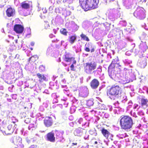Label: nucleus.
Here are the masks:
<instances>
[{"label": "nucleus", "mask_w": 148, "mask_h": 148, "mask_svg": "<svg viewBox=\"0 0 148 148\" xmlns=\"http://www.w3.org/2000/svg\"><path fill=\"white\" fill-rule=\"evenodd\" d=\"M119 122L121 128L127 131L131 128L133 124L132 119L128 115L121 116Z\"/></svg>", "instance_id": "nucleus-1"}, {"label": "nucleus", "mask_w": 148, "mask_h": 148, "mask_svg": "<svg viewBox=\"0 0 148 148\" xmlns=\"http://www.w3.org/2000/svg\"><path fill=\"white\" fill-rule=\"evenodd\" d=\"M80 6L85 11L97 8V3L96 0H79Z\"/></svg>", "instance_id": "nucleus-2"}, {"label": "nucleus", "mask_w": 148, "mask_h": 148, "mask_svg": "<svg viewBox=\"0 0 148 148\" xmlns=\"http://www.w3.org/2000/svg\"><path fill=\"white\" fill-rule=\"evenodd\" d=\"M121 91L122 90L121 88L119 86L114 85L108 89L107 92L108 94L110 96H116L121 94ZM110 98L111 99H115L114 98L112 99L110 96Z\"/></svg>", "instance_id": "nucleus-3"}, {"label": "nucleus", "mask_w": 148, "mask_h": 148, "mask_svg": "<svg viewBox=\"0 0 148 148\" xmlns=\"http://www.w3.org/2000/svg\"><path fill=\"white\" fill-rule=\"evenodd\" d=\"M97 66L96 63L95 62L93 63H92V62L86 63L84 65V71L88 74H91L92 71L96 69Z\"/></svg>", "instance_id": "nucleus-4"}, {"label": "nucleus", "mask_w": 148, "mask_h": 148, "mask_svg": "<svg viewBox=\"0 0 148 148\" xmlns=\"http://www.w3.org/2000/svg\"><path fill=\"white\" fill-rule=\"evenodd\" d=\"M15 14V9L12 7L8 8L6 10V14L8 17L13 16Z\"/></svg>", "instance_id": "nucleus-5"}, {"label": "nucleus", "mask_w": 148, "mask_h": 148, "mask_svg": "<svg viewBox=\"0 0 148 148\" xmlns=\"http://www.w3.org/2000/svg\"><path fill=\"white\" fill-rule=\"evenodd\" d=\"M44 123L45 126L47 127L51 126L53 123L52 118L50 116H47L44 120Z\"/></svg>", "instance_id": "nucleus-6"}, {"label": "nucleus", "mask_w": 148, "mask_h": 148, "mask_svg": "<svg viewBox=\"0 0 148 148\" xmlns=\"http://www.w3.org/2000/svg\"><path fill=\"white\" fill-rule=\"evenodd\" d=\"M89 94V90L88 88L84 87L82 88L79 92V95L82 97H87Z\"/></svg>", "instance_id": "nucleus-7"}, {"label": "nucleus", "mask_w": 148, "mask_h": 148, "mask_svg": "<svg viewBox=\"0 0 148 148\" xmlns=\"http://www.w3.org/2000/svg\"><path fill=\"white\" fill-rule=\"evenodd\" d=\"M23 26L20 24H16L14 26V30L17 34H21L24 30Z\"/></svg>", "instance_id": "nucleus-8"}, {"label": "nucleus", "mask_w": 148, "mask_h": 148, "mask_svg": "<svg viewBox=\"0 0 148 148\" xmlns=\"http://www.w3.org/2000/svg\"><path fill=\"white\" fill-rule=\"evenodd\" d=\"M99 84V81L96 79H93L90 83V85L91 88L94 89L97 88Z\"/></svg>", "instance_id": "nucleus-9"}, {"label": "nucleus", "mask_w": 148, "mask_h": 148, "mask_svg": "<svg viewBox=\"0 0 148 148\" xmlns=\"http://www.w3.org/2000/svg\"><path fill=\"white\" fill-rule=\"evenodd\" d=\"M47 140L51 142H54L55 141V138L54 134L52 132H50L47 134L46 136Z\"/></svg>", "instance_id": "nucleus-10"}, {"label": "nucleus", "mask_w": 148, "mask_h": 148, "mask_svg": "<svg viewBox=\"0 0 148 148\" xmlns=\"http://www.w3.org/2000/svg\"><path fill=\"white\" fill-rule=\"evenodd\" d=\"M20 6L22 8L26 10L30 8V5L29 1H24L20 3Z\"/></svg>", "instance_id": "nucleus-11"}, {"label": "nucleus", "mask_w": 148, "mask_h": 148, "mask_svg": "<svg viewBox=\"0 0 148 148\" xmlns=\"http://www.w3.org/2000/svg\"><path fill=\"white\" fill-rule=\"evenodd\" d=\"M140 104L142 107L145 106L146 108L148 106V99L144 97L140 99Z\"/></svg>", "instance_id": "nucleus-12"}, {"label": "nucleus", "mask_w": 148, "mask_h": 148, "mask_svg": "<svg viewBox=\"0 0 148 148\" xmlns=\"http://www.w3.org/2000/svg\"><path fill=\"white\" fill-rule=\"evenodd\" d=\"M101 132L103 136L107 139L109 138V136L111 135L110 132L104 128L102 129Z\"/></svg>", "instance_id": "nucleus-13"}, {"label": "nucleus", "mask_w": 148, "mask_h": 148, "mask_svg": "<svg viewBox=\"0 0 148 148\" xmlns=\"http://www.w3.org/2000/svg\"><path fill=\"white\" fill-rule=\"evenodd\" d=\"M37 76L39 79V81L40 82H42L46 80V78L44 74L38 73L37 74Z\"/></svg>", "instance_id": "nucleus-14"}, {"label": "nucleus", "mask_w": 148, "mask_h": 148, "mask_svg": "<svg viewBox=\"0 0 148 148\" xmlns=\"http://www.w3.org/2000/svg\"><path fill=\"white\" fill-rule=\"evenodd\" d=\"M21 140V139L20 138H18L17 139H16V145L18 147L20 148H23L24 146L22 144Z\"/></svg>", "instance_id": "nucleus-15"}, {"label": "nucleus", "mask_w": 148, "mask_h": 148, "mask_svg": "<svg viewBox=\"0 0 148 148\" xmlns=\"http://www.w3.org/2000/svg\"><path fill=\"white\" fill-rule=\"evenodd\" d=\"M83 129L81 128H78L77 129H76L74 133L76 136H80L83 133Z\"/></svg>", "instance_id": "nucleus-16"}, {"label": "nucleus", "mask_w": 148, "mask_h": 148, "mask_svg": "<svg viewBox=\"0 0 148 148\" xmlns=\"http://www.w3.org/2000/svg\"><path fill=\"white\" fill-rule=\"evenodd\" d=\"M119 82L123 84H125L130 82L128 79H127L125 77H123L119 79Z\"/></svg>", "instance_id": "nucleus-17"}, {"label": "nucleus", "mask_w": 148, "mask_h": 148, "mask_svg": "<svg viewBox=\"0 0 148 148\" xmlns=\"http://www.w3.org/2000/svg\"><path fill=\"white\" fill-rule=\"evenodd\" d=\"M76 39V36L75 35L71 36L69 37V41L71 44L73 43Z\"/></svg>", "instance_id": "nucleus-18"}, {"label": "nucleus", "mask_w": 148, "mask_h": 148, "mask_svg": "<svg viewBox=\"0 0 148 148\" xmlns=\"http://www.w3.org/2000/svg\"><path fill=\"white\" fill-rule=\"evenodd\" d=\"M109 76L112 79H116V74L113 70L108 71Z\"/></svg>", "instance_id": "nucleus-19"}, {"label": "nucleus", "mask_w": 148, "mask_h": 148, "mask_svg": "<svg viewBox=\"0 0 148 148\" xmlns=\"http://www.w3.org/2000/svg\"><path fill=\"white\" fill-rule=\"evenodd\" d=\"M16 127V125H14L12 124H11L10 123H9V124L8 126V130L10 131V132L11 133H12L14 132V129Z\"/></svg>", "instance_id": "nucleus-20"}, {"label": "nucleus", "mask_w": 148, "mask_h": 148, "mask_svg": "<svg viewBox=\"0 0 148 148\" xmlns=\"http://www.w3.org/2000/svg\"><path fill=\"white\" fill-rule=\"evenodd\" d=\"M17 120L14 117H12L9 120V123L11 124H12L14 125H15L16 126V122Z\"/></svg>", "instance_id": "nucleus-21"}, {"label": "nucleus", "mask_w": 148, "mask_h": 148, "mask_svg": "<svg viewBox=\"0 0 148 148\" xmlns=\"http://www.w3.org/2000/svg\"><path fill=\"white\" fill-rule=\"evenodd\" d=\"M64 59V60L66 62H71V60H74L75 58L73 57L68 58L67 57L66 55H65Z\"/></svg>", "instance_id": "nucleus-22"}, {"label": "nucleus", "mask_w": 148, "mask_h": 148, "mask_svg": "<svg viewBox=\"0 0 148 148\" xmlns=\"http://www.w3.org/2000/svg\"><path fill=\"white\" fill-rule=\"evenodd\" d=\"M38 58L36 56H33L29 58V61L31 62H34Z\"/></svg>", "instance_id": "nucleus-23"}, {"label": "nucleus", "mask_w": 148, "mask_h": 148, "mask_svg": "<svg viewBox=\"0 0 148 148\" xmlns=\"http://www.w3.org/2000/svg\"><path fill=\"white\" fill-rule=\"evenodd\" d=\"M60 33L64 36H67L68 32L65 28H62L60 30Z\"/></svg>", "instance_id": "nucleus-24"}, {"label": "nucleus", "mask_w": 148, "mask_h": 148, "mask_svg": "<svg viewBox=\"0 0 148 148\" xmlns=\"http://www.w3.org/2000/svg\"><path fill=\"white\" fill-rule=\"evenodd\" d=\"M80 36L81 38L83 40L87 41H89V39L88 37L83 34H82L80 35Z\"/></svg>", "instance_id": "nucleus-25"}, {"label": "nucleus", "mask_w": 148, "mask_h": 148, "mask_svg": "<svg viewBox=\"0 0 148 148\" xmlns=\"http://www.w3.org/2000/svg\"><path fill=\"white\" fill-rule=\"evenodd\" d=\"M115 67V64L112 62L108 67V71L113 70Z\"/></svg>", "instance_id": "nucleus-26"}, {"label": "nucleus", "mask_w": 148, "mask_h": 148, "mask_svg": "<svg viewBox=\"0 0 148 148\" xmlns=\"http://www.w3.org/2000/svg\"><path fill=\"white\" fill-rule=\"evenodd\" d=\"M93 102L92 100H89L87 101L86 105L88 106H91L93 104Z\"/></svg>", "instance_id": "nucleus-27"}, {"label": "nucleus", "mask_w": 148, "mask_h": 148, "mask_svg": "<svg viewBox=\"0 0 148 148\" xmlns=\"http://www.w3.org/2000/svg\"><path fill=\"white\" fill-rule=\"evenodd\" d=\"M35 128V125L33 124H30L28 126V129L31 131L33 130Z\"/></svg>", "instance_id": "nucleus-28"}, {"label": "nucleus", "mask_w": 148, "mask_h": 148, "mask_svg": "<svg viewBox=\"0 0 148 148\" xmlns=\"http://www.w3.org/2000/svg\"><path fill=\"white\" fill-rule=\"evenodd\" d=\"M92 45V44L90 42H88L87 43V45H88V47H86L85 48V49L84 50L86 51L87 52H89L90 51V50L88 47H89V46L90 45Z\"/></svg>", "instance_id": "nucleus-29"}, {"label": "nucleus", "mask_w": 148, "mask_h": 148, "mask_svg": "<svg viewBox=\"0 0 148 148\" xmlns=\"http://www.w3.org/2000/svg\"><path fill=\"white\" fill-rule=\"evenodd\" d=\"M44 26L45 28L46 29H48L49 27V23L47 21L45 22Z\"/></svg>", "instance_id": "nucleus-30"}, {"label": "nucleus", "mask_w": 148, "mask_h": 148, "mask_svg": "<svg viewBox=\"0 0 148 148\" xmlns=\"http://www.w3.org/2000/svg\"><path fill=\"white\" fill-rule=\"evenodd\" d=\"M39 69L42 71H44L45 70V67L43 65H41L39 67Z\"/></svg>", "instance_id": "nucleus-31"}, {"label": "nucleus", "mask_w": 148, "mask_h": 148, "mask_svg": "<svg viewBox=\"0 0 148 148\" xmlns=\"http://www.w3.org/2000/svg\"><path fill=\"white\" fill-rule=\"evenodd\" d=\"M103 106V105L101 104H99V107H98V109L99 110H103L104 109L102 107Z\"/></svg>", "instance_id": "nucleus-32"}, {"label": "nucleus", "mask_w": 148, "mask_h": 148, "mask_svg": "<svg viewBox=\"0 0 148 148\" xmlns=\"http://www.w3.org/2000/svg\"><path fill=\"white\" fill-rule=\"evenodd\" d=\"M30 119L27 118L25 120V122L27 123H29L30 122Z\"/></svg>", "instance_id": "nucleus-33"}, {"label": "nucleus", "mask_w": 148, "mask_h": 148, "mask_svg": "<svg viewBox=\"0 0 148 148\" xmlns=\"http://www.w3.org/2000/svg\"><path fill=\"white\" fill-rule=\"evenodd\" d=\"M71 70V71H75V70L74 69V66L73 64H72L70 66Z\"/></svg>", "instance_id": "nucleus-34"}, {"label": "nucleus", "mask_w": 148, "mask_h": 148, "mask_svg": "<svg viewBox=\"0 0 148 148\" xmlns=\"http://www.w3.org/2000/svg\"><path fill=\"white\" fill-rule=\"evenodd\" d=\"M138 106V104H135L134 105V109H136L137 107Z\"/></svg>", "instance_id": "nucleus-35"}, {"label": "nucleus", "mask_w": 148, "mask_h": 148, "mask_svg": "<svg viewBox=\"0 0 148 148\" xmlns=\"http://www.w3.org/2000/svg\"><path fill=\"white\" fill-rule=\"evenodd\" d=\"M73 60V64H73H73H75L76 63V60H75V59L74 60Z\"/></svg>", "instance_id": "nucleus-36"}, {"label": "nucleus", "mask_w": 148, "mask_h": 148, "mask_svg": "<svg viewBox=\"0 0 148 148\" xmlns=\"http://www.w3.org/2000/svg\"><path fill=\"white\" fill-rule=\"evenodd\" d=\"M35 44L34 42H31L30 45L32 46H33Z\"/></svg>", "instance_id": "nucleus-37"}, {"label": "nucleus", "mask_w": 148, "mask_h": 148, "mask_svg": "<svg viewBox=\"0 0 148 148\" xmlns=\"http://www.w3.org/2000/svg\"><path fill=\"white\" fill-rule=\"evenodd\" d=\"M95 51V49L94 48H92L91 49V52H94Z\"/></svg>", "instance_id": "nucleus-38"}, {"label": "nucleus", "mask_w": 148, "mask_h": 148, "mask_svg": "<svg viewBox=\"0 0 148 148\" xmlns=\"http://www.w3.org/2000/svg\"><path fill=\"white\" fill-rule=\"evenodd\" d=\"M77 145V143H72V146H73L74 145Z\"/></svg>", "instance_id": "nucleus-39"}, {"label": "nucleus", "mask_w": 148, "mask_h": 148, "mask_svg": "<svg viewBox=\"0 0 148 148\" xmlns=\"http://www.w3.org/2000/svg\"><path fill=\"white\" fill-rule=\"evenodd\" d=\"M146 8L148 10V3L147 4L146 6Z\"/></svg>", "instance_id": "nucleus-40"}, {"label": "nucleus", "mask_w": 148, "mask_h": 148, "mask_svg": "<svg viewBox=\"0 0 148 148\" xmlns=\"http://www.w3.org/2000/svg\"><path fill=\"white\" fill-rule=\"evenodd\" d=\"M55 132H57V133H58L59 132V131H58V130H55Z\"/></svg>", "instance_id": "nucleus-41"}, {"label": "nucleus", "mask_w": 148, "mask_h": 148, "mask_svg": "<svg viewBox=\"0 0 148 148\" xmlns=\"http://www.w3.org/2000/svg\"><path fill=\"white\" fill-rule=\"evenodd\" d=\"M97 143H98V142H97V141H95V144H97Z\"/></svg>", "instance_id": "nucleus-42"}, {"label": "nucleus", "mask_w": 148, "mask_h": 148, "mask_svg": "<svg viewBox=\"0 0 148 148\" xmlns=\"http://www.w3.org/2000/svg\"><path fill=\"white\" fill-rule=\"evenodd\" d=\"M64 64V66H67V64Z\"/></svg>", "instance_id": "nucleus-43"}, {"label": "nucleus", "mask_w": 148, "mask_h": 148, "mask_svg": "<svg viewBox=\"0 0 148 148\" xmlns=\"http://www.w3.org/2000/svg\"><path fill=\"white\" fill-rule=\"evenodd\" d=\"M30 49L31 50H33V49L32 48H30Z\"/></svg>", "instance_id": "nucleus-44"}, {"label": "nucleus", "mask_w": 148, "mask_h": 148, "mask_svg": "<svg viewBox=\"0 0 148 148\" xmlns=\"http://www.w3.org/2000/svg\"><path fill=\"white\" fill-rule=\"evenodd\" d=\"M142 14H143V15H144V13H142V14H141V15H142Z\"/></svg>", "instance_id": "nucleus-45"}, {"label": "nucleus", "mask_w": 148, "mask_h": 148, "mask_svg": "<svg viewBox=\"0 0 148 148\" xmlns=\"http://www.w3.org/2000/svg\"><path fill=\"white\" fill-rule=\"evenodd\" d=\"M140 15L139 16V17H140Z\"/></svg>", "instance_id": "nucleus-46"}, {"label": "nucleus", "mask_w": 148, "mask_h": 148, "mask_svg": "<svg viewBox=\"0 0 148 148\" xmlns=\"http://www.w3.org/2000/svg\"><path fill=\"white\" fill-rule=\"evenodd\" d=\"M69 71V69H68V71Z\"/></svg>", "instance_id": "nucleus-47"}]
</instances>
